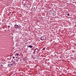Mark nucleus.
<instances>
[{
	"label": "nucleus",
	"mask_w": 76,
	"mask_h": 76,
	"mask_svg": "<svg viewBox=\"0 0 76 76\" xmlns=\"http://www.w3.org/2000/svg\"><path fill=\"white\" fill-rule=\"evenodd\" d=\"M13 64H8V67H10L11 66H12L13 65Z\"/></svg>",
	"instance_id": "1"
},
{
	"label": "nucleus",
	"mask_w": 76,
	"mask_h": 76,
	"mask_svg": "<svg viewBox=\"0 0 76 76\" xmlns=\"http://www.w3.org/2000/svg\"><path fill=\"white\" fill-rule=\"evenodd\" d=\"M14 27L15 29H18L19 28V26L18 25H15Z\"/></svg>",
	"instance_id": "2"
},
{
	"label": "nucleus",
	"mask_w": 76,
	"mask_h": 76,
	"mask_svg": "<svg viewBox=\"0 0 76 76\" xmlns=\"http://www.w3.org/2000/svg\"><path fill=\"white\" fill-rule=\"evenodd\" d=\"M40 39H41V40L42 41H43V40H44V37H43V36H42V37H40Z\"/></svg>",
	"instance_id": "3"
},
{
	"label": "nucleus",
	"mask_w": 76,
	"mask_h": 76,
	"mask_svg": "<svg viewBox=\"0 0 76 76\" xmlns=\"http://www.w3.org/2000/svg\"><path fill=\"white\" fill-rule=\"evenodd\" d=\"M16 58H17L18 60H21L20 58L19 57H16Z\"/></svg>",
	"instance_id": "4"
},
{
	"label": "nucleus",
	"mask_w": 76,
	"mask_h": 76,
	"mask_svg": "<svg viewBox=\"0 0 76 76\" xmlns=\"http://www.w3.org/2000/svg\"><path fill=\"white\" fill-rule=\"evenodd\" d=\"M28 47H29V48H32L33 47V46H32V45H29L28 46Z\"/></svg>",
	"instance_id": "5"
},
{
	"label": "nucleus",
	"mask_w": 76,
	"mask_h": 76,
	"mask_svg": "<svg viewBox=\"0 0 76 76\" xmlns=\"http://www.w3.org/2000/svg\"><path fill=\"white\" fill-rule=\"evenodd\" d=\"M35 53H37V51H36V49H35L34 52L33 53V54H35Z\"/></svg>",
	"instance_id": "6"
},
{
	"label": "nucleus",
	"mask_w": 76,
	"mask_h": 76,
	"mask_svg": "<svg viewBox=\"0 0 76 76\" xmlns=\"http://www.w3.org/2000/svg\"><path fill=\"white\" fill-rule=\"evenodd\" d=\"M18 56H19V54H15V57H18Z\"/></svg>",
	"instance_id": "7"
},
{
	"label": "nucleus",
	"mask_w": 76,
	"mask_h": 76,
	"mask_svg": "<svg viewBox=\"0 0 76 76\" xmlns=\"http://www.w3.org/2000/svg\"><path fill=\"white\" fill-rule=\"evenodd\" d=\"M67 16H70V14H69V13H68L67 15Z\"/></svg>",
	"instance_id": "8"
},
{
	"label": "nucleus",
	"mask_w": 76,
	"mask_h": 76,
	"mask_svg": "<svg viewBox=\"0 0 76 76\" xmlns=\"http://www.w3.org/2000/svg\"><path fill=\"white\" fill-rule=\"evenodd\" d=\"M45 48H44L42 49V50H45Z\"/></svg>",
	"instance_id": "9"
},
{
	"label": "nucleus",
	"mask_w": 76,
	"mask_h": 76,
	"mask_svg": "<svg viewBox=\"0 0 76 76\" xmlns=\"http://www.w3.org/2000/svg\"><path fill=\"white\" fill-rule=\"evenodd\" d=\"M15 58V56H13L12 57L13 58Z\"/></svg>",
	"instance_id": "10"
},
{
	"label": "nucleus",
	"mask_w": 76,
	"mask_h": 76,
	"mask_svg": "<svg viewBox=\"0 0 76 76\" xmlns=\"http://www.w3.org/2000/svg\"><path fill=\"white\" fill-rule=\"evenodd\" d=\"M38 48H36V49H35V50H38Z\"/></svg>",
	"instance_id": "11"
},
{
	"label": "nucleus",
	"mask_w": 76,
	"mask_h": 76,
	"mask_svg": "<svg viewBox=\"0 0 76 76\" xmlns=\"http://www.w3.org/2000/svg\"><path fill=\"white\" fill-rule=\"evenodd\" d=\"M8 28H9V27H10V26H8Z\"/></svg>",
	"instance_id": "12"
},
{
	"label": "nucleus",
	"mask_w": 76,
	"mask_h": 76,
	"mask_svg": "<svg viewBox=\"0 0 76 76\" xmlns=\"http://www.w3.org/2000/svg\"><path fill=\"white\" fill-rule=\"evenodd\" d=\"M34 9H35V7H34Z\"/></svg>",
	"instance_id": "13"
},
{
	"label": "nucleus",
	"mask_w": 76,
	"mask_h": 76,
	"mask_svg": "<svg viewBox=\"0 0 76 76\" xmlns=\"http://www.w3.org/2000/svg\"><path fill=\"white\" fill-rule=\"evenodd\" d=\"M18 61H19V60H18Z\"/></svg>",
	"instance_id": "14"
}]
</instances>
